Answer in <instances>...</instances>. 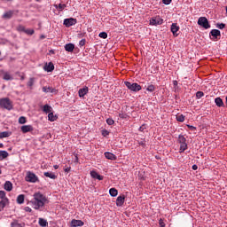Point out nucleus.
I'll use <instances>...</instances> for the list:
<instances>
[{"label": "nucleus", "mask_w": 227, "mask_h": 227, "mask_svg": "<svg viewBox=\"0 0 227 227\" xmlns=\"http://www.w3.org/2000/svg\"><path fill=\"white\" fill-rule=\"evenodd\" d=\"M49 203V199L47 196L43 195V193L40 192H36L33 195V199L30 201L33 208L35 210H42L43 207H45Z\"/></svg>", "instance_id": "nucleus-1"}, {"label": "nucleus", "mask_w": 227, "mask_h": 227, "mask_svg": "<svg viewBox=\"0 0 227 227\" xmlns=\"http://www.w3.org/2000/svg\"><path fill=\"white\" fill-rule=\"evenodd\" d=\"M0 107L7 109V111H12L13 109V103L8 98H3L0 99Z\"/></svg>", "instance_id": "nucleus-2"}, {"label": "nucleus", "mask_w": 227, "mask_h": 227, "mask_svg": "<svg viewBox=\"0 0 227 227\" xmlns=\"http://www.w3.org/2000/svg\"><path fill=\"white\" fill-rule=\"evenodd\" d=\"M26 182H29L30 184H36V182H40L38 179V176L31 171H27L25 176Z\"/></svg>", "instance_id": "nucleus-3"}, {"label": "nucleus", "mask_w": 227, "mask_h": 227, "mask_svg": "<svg viewBox=\"0 0 227 227\" xmlns=\"http://www.w3.org/2000/svg\"><path fill=\"white\" fill-rule=\"evenodd\" d=\"M124 84L130 91H134L135 93H137V91H141V85H139L138 83L125 82Z\"/></svg>", "instance_id": "nucleus-4"}, {"label": "nucleus", "mask_w": 227, "mask_h": 227, "mask_svg": "<svg viewBox=\"0 0 227 227\" xmlns=\"http://www.w3.org/2000/svg\"><path fill=\"white\" fill-rule=\"evenodd\" d=\"M199 26L204 27V29H210V23H208V20L206 17H200L198 20Z\"/></svg>", "instance_id": "nucleus-5"}, {"label": "nucleus", "mask_w": 227, "mask_h": 227, "mask_svg": "<svg viewBox=\"0 0 227 227\" xmlns=\"http://www.w3.org/2000/svg\"><path fill=\"white\" fill-rule=\"evenodd\" d=\"M164 20H162V18H160V16L153 17L150 20L151 26H161Z\"/></svg>", "instance_id": "nucleus-6"}, {"label": "nucleus", "mask_w": 227, "mask_h": 227, "mask_svg": "<svg viewBox=\"0 0 227 227\" xmlns=\"http://www.w3.org/2000/svg\"><path fill=\"white\" fill-rule=\"evenodd\" d=\"M77 24V19L69 18L64 20V26L66 27H71V26H75Z\"/></svg>", "instance_id": "nucleus-7"}, {"label": "nucleus", "mask_w": 227, "mask_h": 227, "mask_svg": "<svg viewBox=\"0 0 227 227\" xmlns=\"http://www.w3.org/2000/svg\"><path fill=\"white\" fill-rule=\"evenodd\" d=\"M170 31L173 36H178V31H180V27L176 23H173L171 25Z\"/></svg>", "instance_id": "nucleus-8"}, {"label": "nucleus", "mask_w": 227, "mask_h": 227, "mask_svg": "<svg viewBox=\"0 0 227 227\" xmlns=\"http://www.w3.org/2000/svg\"><path fill=\"white\" fill-rule=\"evenodd\" d=\"M20 130L23 134H27V132H33L35 128H33L32 125H23L21 126Z\"/></svg>", "instance_id": "nucleus-9"}, {"label": "nucleus", "mask_w": 227, "mask_h": 227, "mask_svg": "<svg viewBox=\"0 0 227 227\" xmlns=\"http://www.w3.org/2000/svg\"><path fill=\"white\" fill-rule=\"evenodd\" d=\"M209 35L210 36H213V40H218V36H221V31L217 29H212Z\"/></svg>", "instance_id": "nucleus-10"}, {"label": "nucleus", "mask_w": 227, "mask_h": 227, "mask_svg": "<svg viewBox=\"0 0 227 227\" xmlns=\"http://www.w3.org/2000/svg\"><path fill=\"white\" fill-rule=\"evenodd\" d=\"M123 203H125V195H120L116 200V206L123 207Z\"/></svg>", "instance_id": "nucleus-11"}, {"label": "nucleus", "mask_w": 227, "mask_h": 227, "mask_svg": "<svg viewBox=\"0 0 227 227\" xmlns=\"http://www.w3.org/2000/svg\"><path fill=\"white\" fill-rule=\"evenodd\" d=\"M71 226H72V227L84 226V222H82V220H75V219H73V220L71 221Z\"/></svg>", "instance_id": "nucleus-12"}, {"label": "nucleus", "mask_w": 227, "mask_h": 227, "mask_svg": "<svg viewBox=\"0 0 227 227\" xmlns=\"http://www.w3.org/2000/svg\"><path fill=\"white\" fill-rule=\"evenodd\" d=\"M88 91H89L88 87H84L78 90V95L81 98H82L85 95H88Z\"/></svg>", "instance_id": "nucleus-13"}, {"label": "nucleus", "mask_w": 227, "mask_h": 227, "mask_svg": "<svg viewBox=\"0 0 227 227\" xmlns=\"http://www.w3.org/2000/svg\"><path fill=\"white\" fill-rule=\"evenodd\" d=\"M90 176H92L93 178H95L96 180H104V176H100L98 173H97V171L92 170L90 171Z\"/></svg>", "instance_id": "nucleus-14"}, {"label": "nucleus", "mask_w": 227, "mask_h": 227, "mask_svg": "<svg viewBox=\"0 0 227 227\" xmlns=\"http://www.w3.org/2000/svg\"><path fill=\"white\" fill-rule=\"evenodd\" d=\"M26 223H20L19 220H14L11 223V227H25Z\"/></svg>", "instance_id": "nucleus-15"}, {"label": "nucleus", "mask_w": 227, "mask_h": 227, "mask_svg": "<svg viewBox=\"0 0 227 227\" xmlns=\"http://www.w3.org/2000/svg\"><path fill=\"white\" fill-rule=\"evenodd\" d=\"M106 159H108V160H116V155L113 154V153L106 152L105 153Z\"/></svg>", "instance_id": "nucleus-16"}, {"label": "nucleus", "mask_w": 227, "mask_h": 227, "mask_svg": "<svg viewBox=\"0 0 227 227\" xmlns=\"http://www.w3.org/2000/svg\"><path fill=\"white\" fill-rule=\"evenodd\" d=\"M15 13V11H8L4 13L3 19L10 20L12 17H13V14Z\"/></svg>", "instance_id": "nucleus-17"}, {"label": "nucleus", "mask_w": 227, "mask_h": 227, "mask_svg": "<svg viewBox=\"0 0 227 227\" xmlns=\"http://www.w3.org/2000/svg\"><path fill=\"white\" fill-rule=\"evenodd\" d=\"M45 72H52L54 70V64L50 62L49 64H45L44 66Z\"/></svg>", "instance_id": "nucleus-18"}, {"label": "nucleus", "mask_w": 227, "mask_h": 227, "mask_svg": "<svg viewBox=\"0 0 227 227\" xmlns=\"http://www.w3.org/2000/svg\"><path fill=\"white\" fill-rule=\"evenodd\" d=\"M43 93H56L58 90L52 87H43Z\"/></svg>", "instance_id": "nucleus-19"}, {"label": "nucleus", "mask_w": 227, "mask_h": 227, "mask_svg": "<svg viewBox=\"0 0 227 227\" xmlns=\"http://www.w3.org/2000/svg\"><path fill=\"white\" fill-rule=\"evenodd\" d=\"M74 49H75L74 43H67L65 45V51H67V52H74Z\"/></svg>", "instance_id": "nucleus-20"}, {"label": "nucleus", "mask_w": 227, "mask_h": 227, "mask_svg": "<svg viewBox=\"0 0 227 227\" xmlns=\"http://www.w3.org/2000/svg\"><path fill=\"white\" fill-rule=\"evenodd\" d=\"M44 176L51 178V180H56L58 176L52 172H44Z\"/></svg>", "instance_id": "nucleus-21"}, {"label": "nucleus", "mask_w": 227, "mask_h": 227, "mask_svg": "<svg viewBox=\"0 0 227 227\" xmlns=\"http://www.w3.org/2000/svg\"><path fill=\"white\" fill-rule=\"evenodd\" d=\"M215 103L217 107H224V102H223V98H215Z\"/></svg>", "instance_id": "nucleus-22"}, {"label": "nucleus", "mask_w": 227, "mask_h": 227, "mask_svg": "<svg viewBox=\"0 0 227 227\" xmlns=\"http://www.w3.org/2000/svg\"><path fill=\"white\" fill-rule=\"evenodd\" d=\"M4 189H5V191H8V192H10V191H12V189H13V184H12V182L6 181L4 184Z\"/></svg>", "instance_id": "nucleus-23"}, {"label": "nucleus", "mask_w": 227, "mask_h": 227, "mask_svg": "<svg viewBox=\"0 0 227 227\" xmlns=\"http://www.w3.org/2000/svg\"><path fill=\"white\" fill-rule=\"evenodd\" d=\"M43 113H46V114H51V113H52V106H51L49 105H44L43 106Z\"/></svg>", "instance_id": "nucleus-24"}, {"label": "nucleus", "mask_w": 227, "mask_h": 227, "mask_svg": "<svg viewBox=\"0 0 227 227\" xmlns=\"http://www.w3.org/2000/svg\"><path fill=\"white\" fill-rule=\"evenodd\" d=\"M10 136H12V132L10 131L0 132V139H4V137H10Z\"/></svg>", "instance_id": "nucleus-25"}, {"label": "nucleus", "mask_w": 227, "mask_h": 227, "mask_svg": "<svg viewBox=\"0 0 227 227\" xmlns=\"http://www.w3.org/2000/svg\"><path fill=\"white\" fill-rule=\"evenodd\" d=\"M10 155L6 151H0V160H4Z\"/></svg>", "instance_id": "nucleus-26"}, {"label": "nucleus", "mask_w": 227, "mask_h": 227, "mask_svg": "<svg viewBox=\"0 0 227 227\" xmlns=\"http://www.w3.org/2000/svg\"><path fill=\"white\" fill-rule=\"evenodd\" d=\"M39 225H41L42 227H47L49 226V222H47V220L43 218H39Z\"/></svg>", "instance_id": "nucleus-27"}, {"label": "nucleus", "mask_w": 227, "mask_h": 227, "mask_svg": "<svg viewBox=\"0 0 227 227\" xmlns=\"http://www.w3.org/2000/svg\"><path fill=\"white\" fill-rule=\"evenodd\" d=\"M48 120L49 121H56V120H58V117L54 115V113L50 112V114H48Z\"/></svg>", "instance_id": "nucleus-28"}, {"label": "nucleus", "mask_w": 227, "mask_h": 227, "mask_svg": "<svg viewBox=\"0 0 227 227\" xmlns=\"http://www.w3.org/2000/svg\"><path fill=\"white\" fill-rule=\"evenodd\" d=\"M109 194L110 196H112L113 198L118 196V190H116V188H111L109 190Z\"/></svg>", "instance_id": "nucleus-29"}, {"label": "nucleus", "mask_w": 227, "mask_h": 227, "mask_svg": "<svg viewBox=\"0 0 227 227\" xmlns=\"http://www.w3.org/2000/svg\"><path fill=\"white\" fill-rule=\"evenodd\" d=\"M178 143H180V145L187 143V139L185 138V137H184V135L178 136Z\"/></svg>", "instance_id": "nucleus-30"}, {"label": "nucleus", "mask_w": 227, "mask_h": 227, "mask_svg": "<svg viewBox=\"0 0 227 227\" xmlns=\"http://www.w3.org/2000/svg\"><path fill=\"white\" fill-rule=\"evenodd\" d=\"M55 7L57 8V10L59 12H63L65 10V8H67V4H59V5L56 4Z\"/></svg>", "instance_id": "nucleus-31"}, {"label": "nucleus", "mask_w": 227, "mask_h": 227, "mask_svg": "<svg viewBox=\"0 0 227 227\" xmlns=\"http://www.w3.org/2000/svg\"><path fill=\"white\" fill-rule=\"evenodd\" d=\"M24 200H25L24 194H20L17 197V203L19 205H22V203H24Z\"/></svg>", "instance_id": "nucleus-32"}, {"label": "nucleus", "mask_w": 227, "mask_h": 227, "mask_svg": "<svg viewBox=\"0 0 227 227\" xmlns=\"http://www.w3.org/2000/svg\"><path fill=\"white\" fill-rule=\"evenodd\" d=\"M185 150H187V143L180 144L179 153H184Z\"/></svg>", "instance_id": "nucleus-33"}, {"label": "nucleus", "mask_w": 227, "mask_h": 227, "mask_svg": "<svg viewBox=\"0 0 227 227\" xmlns=\"http://www.w3.org/2000/svg\"><path fill=\"white\" fill-rule=\"evenodd\" d=\"M4 81H12L13 80V76L8 73H5L4 74Z\"/></svg>", "instance_id": "nucleus-34"}, {"label": "nucleus", "mask_w": 227, "mask_h": 227, "mask_svg": "<svg viewBox=\"0 0 227 227\" xmlns=\"http://www.w3.org/2000/svg\"><path fill=\"white\" fill-rule=\"evenodd\" d=\"M176 120L177 121L184 122V121H185V116H184V114L176 115Z\"/></svg>", "instance_id": "nucleus-35"}, {"label": "nucleus", "mask_w": 227, "mask_h": 227, "mask_svg": "<svg viewBox=\"0 0 227 227\" xmlns=\"http://www.w3.org/2000/svg\"><path fill=\"white\" fill-rule=\"evenodd\" d=\"M7 201H8V200H0V212H1V210H3V208H4L6 207Z\"/></svg>", "instance_id": "nucleus-36"}, {"label": "nucleus", "mask_w": 227, "mask_h": 227, "mask_svg": "<svg viewBox=\"0 0 227 227\" xmlns=\"http://www.w3.org/2000/svg\"><path fill=\"white\" fill-rule=\"evenodd\" d=\"M27 119H26V117L20 116V117L19 118V123H20V125H24V123H27Z\"/></svg>", "instance_id": "nucleus-37"}, {"label": "nucleus", "mask_w": 227, "mask_h": 227, "mask_svg": "<svg viewBox=\"0 0 227 227\" xmlns=\"http://www.w3.org/2000/svg\"><path fill=\"white\" fill-rule=\"evenodd\" d=\"M119 117L121 120H129V114H127L123 113V112L119 114Z\"/></svg>", "instance_id": "nucleus-38"}, {"label": "nucleus", "mask_w": 227, "mask_h": 227, "mask_svg": "<svg viewBox=\"0 0 227 227\" xmlns=\"http://www.w3.org/2000/svg\"><path fill=\"white\" fill-rule=\"evenodd\" d=\"M17 31H19L20 33H25L26 32V27L22 25H20L17 27Z\"/></svg>", "instance_id": "nucleus-39"}, {"label": "nucleus", "mask_w": 227, "mask_h": 227, "mask_svg": "<svg viewBox=\"0 0 227 227\" xmlns=\"http://www.w3.org/2000/svg\"><path fill=\"white\" fill-rule=\"evenodd\" d=\"M146 91H150L151 93H153V91H155V86L153 84L149 85L146 88Z\"/></svg>", "instance_id": "nucleus-40"}, {"label": "nucleus", "mask_w": 227, "mask_h": 227, "mask_svg": "<svg viewBox=\"0 0 227 227\" xmlns=\"http://www.w3.org/2000/svg\"><path fill=\"white\" fill-rule=\"evenodd\" d=\"M0 199L1 200H8V199H6V192H4V191H0Z\"/></svg>", "instance_id": "nucleus-41"}, {"label": "nucleus", "mask_w": 227, "mask_h": 227, "mask_svg": "<svg viewBox=\"0 0 227 227\" xmlns=\"http://www.w3.org/2000/svg\"><path fill=\"white\" fill-rule=\"evenodd\" d=\"M216 27H218V29H224V27H226V25L224 23H217Z\"/></svg>", "instance_id": "nucleus-42"}, {"label": "nucleus", "mask_w": 227, "mask_h": 227, "mask_svg": "<svg viewBox=\"0 0 227 227\" xmlns=\"http://www.w3.org/2000/svg\"><path fill=\"white\" fill-rule=\"evenodd\" d=\"M99 38H103L104 40H106V38H107V33L106 32L99 33Z\"/></svg>", "instance_id": "nucleus-43"}, {"label": "nucleus", "mask_w": 227, "mask_h": 227, "mask_svg": "<svg viewBox=\"0 0 227 227\" xmlns=\"http://www.w3.org/2000/svg\"><path fill=\"white\" fill-rule=\"evenodd\" d=\"M34 84H35V78H30L27 82V86H29V88H31Z\"/></svg>", "instance_id": "nucleus-44"}, {"label": "nucleus", "mask_w": 227, "mask_h": 227, "mask_svg": "<svg viewBox=\"0 0 227 227\" xmlns=\"http://www.w3.org/2000/svg\"><path fill=\"white\" fill-rule=\"evenodd\" d=\"M25 33H26V35H35V30H33V29H26L25 28Z\"/></svg>", "instance_id": "nucleus-45"}, {"label": "nucleus", "mask_w": 227, "mask_h": 227, "mask_svg": "<svg viewBox=\"0 0 227 227\" xmlns=\"http://www.w3.org/2000/svg\"><path fill=\"white\" fill-rule=\"evenodd\" d=\"M106 123L107 125H114V120H113L112 118H108L106 119Z\"/></svg>", "instance_id": "nucleus-46"}, {"label": "nucleus", "mask_w": 227, "mask_h": 227, "mask_svg": "<svg viewBox=\"0 0 227 227\" xmlns=\"http://www.w3.org/2000/svg\"><path fill=\"white\" fill-rule=\"evenodd\" d=\"M205 93H203V91H198L196 93V97L197 98H201L202 97H204Z\"/></svg>", "instance_id": "nucleus-47"}, {"label": "nucleus", "mask_w": 227, "mask_h": 227, "mask_svg": "<svg viewBox=\"0 0 227 227\" xmlns=\"http://www.w3.org/2000/svg\"><path fill=\"white\" fill-rule=\"evenodd\" d=\"M79 45H80V47H84V45H86V39H82L79 42Z\"/></svg>", "instance_id": "nucleus-48"}, {"label": "nucleus", "mask_w": 227, "mask_h": 227, "mask_svg": "<svg viewBox=\"0 0 227 227\" xmlns=\"http://www.w3.org/2000/svg\"><path fill=\"white\" fill-rule=\"evenodd\" d=\"M159 224H160V227H164V226H166V223H164V220H162V219H160Z\"/></svg>", "instance_id": "nucleus-49"}, {"label": "nucleus", "mask_w": 227, "mask_h": 227, "mask_svg": "<svg viewBox=\"0 0 227 227\" xmlns=\"http://www.w3.org/2000/svg\"><path fill=\"white\" fill-rule=\"evenodd\" d=\"M102 136L106 137V136H109V131H107V129H104L102 131Z\"/></svg>", "instance_id": "nucleus-50"}, {"label": "nucleus", "mask_w": 227, "mask_h": 227, "mask_svg": "<svg viewBox=\"0 0 227 227\" xmlns=\"http://www.w3.org/2000/svg\"><path fill=\"white\" fill-rule=\"evenodd\" d=\"M163 4H171V0H162Z\"/></svg>", "instance_id": "nucleus-51"}, {"label": "nucleus", "mask_w": 227, "mask_h": 227, "mask_svg": "<svg viewBox=\"0 0 227 227\" xmlns=\"http://www.w3.org/2000/svg\"><path fill=\"white\" fill-rule=\"evenodd\" d=\"M24 210L25 212H33V209H31L29 207H25Z\"/></svg>", "instance_id": "nucleus-52"}, {"label": "nucleus", "mask_w": 227, "mask_h": 227, "mask_svg": "<svg viewBox=\"0 0 227 227\" xmlns=\"http://www.w3.org/2000/svg\"><path fill=\"white\" fill-rule=\"evenodd\" d=\"M188 129H190V130H196V127L192 126V125H187Z\"/></svg>", "instance_id": "nucleus-53"}, {"label": "nucleus", "mask_w": 227, "mask_h": 227, "mask_svg": "<svg viewBox=\"0 0 227 227\" xmlns=\"http://www.w3.org/2000/svg\"><path fill=\"white\" fill-rule=\"evenodd\" d=\"M145 125H142L140 128H139V130L140 132H145Z\"/></svg>", "instance_id": "nucleus-54"}, {"label": "nucleus", "mask_w": 227, "mask_h": 227, "mask_svg": "<svg viewBox=\"0 0 227 227\" xmlns=\"http://www.w3.org/2000/svg\"><path fill=\"white\" fill-rule=\"evenodd\" d=\"M192 169L196 171V169H198V165H192Z\"/></svg>", "instance_id": "nucleus-55"}, {"label": "nucleus", "mask_w": 227, "mask_h": 227, "mask_svg": "<svg viewBox=\"0 0 227 227\" xmlns=\"http://www.w3.org/2000/svg\"><path fill=\"white\" fill-rule=\"evenodd\" d=\"M70 171V167H67V168H65V173H69Z\"/></svg>", "instance_id": "nucleus-56"}, {"label": "nucleus", "mask_w": 227, "mask_h": 227, "mask_svg": "<svg viewBox=\"0 0 227 227\" xmlns=\"http://www.w3.org/2000/svg\"><path fill=\"white\" fill-rule=\"evenodd\" d=\"M173 84H174V86H178V82L177 81H174Z\"/></svg>", "instance_id": "nucleus-57"}, {"label": "nucleus", "mask_w": 227, "mask_h": 227, "mask_svg": "<svg viewBox=\"0 0 227 227\" xmlns=\"http://www.w3.org/2000/svg\"><path fill=\"white\" fill-rule=\"evenodd\" d=\"M53 168H54V169H58L59 168V165H54Z\"/></svg>", "instance_id": "nucleus-58"}, {"label": "nucleus", "mask_w": 227, "mask_h": 227, "mask_svg": "<svg viewBox=\"0 0 227 227\" xmlns=\"http://www.w3.org/2000/svg\"><path fill=\"white\" fill-rule=\"evenodd\" d=\"M0 148H4V145L3 143H0Z\"/></svg>", "instance_id": "nucleus-59"}, {"label": "nucleus", "mask_w": 227, "mask_h": 227, "mask_svg": "<svg viewBox=\"0 0 227 227\" xmlns=\"http://www.w3.org/2000/svg\"><path fill=\"white\" fill-rule=\"evenodd\" d=\"M20 79H21V81H24V79H25L24 75H21Z\"/></svg>", "instance_id": "nucleus-60"}, {"label": "nucleus", "mask_w": 227, "mask_h": 227, "mask_svg": "<svg viewBox=\"0 0 227 227\" xmlns=\"http://www.w3.org/2000/svg\"><path fill=\"white\" fill-rule=\"evenodd\" d=\"M139 145H143V143L141 142Z\"/></svg>", "instance_id": "nucleus-61"}, {"label": "nucleus", "mask_w": 227, "mask_h": 227, "mask_svg": "<svg viewBox=\"0 0 227 227\" xmlns=\"http://www.w3.org/2000/svg\"><path fill=\"white\" fill-rule=\"evenodd\" d=\"M1 173H2V171H1V169H0V175H1Z\"/></svg>", "instance_id": "nucleus-62"}, {"label": "nucleus", "mask_w": 227, "mask_h": 227, "mask_svg": "<svg viewBox=\"0 0 227 227\" xmlns=\"http://www.w3.org/2000/svg\"><path fill=\"white\" fill-rule=\"evenodd\" d=\"M6 1H12V0H6Z\"/></svg>", "instance_id": "nucleus-63"}, {"label": "nucleus", "mask_w": 227, "mask_h": 227, "mask_svg": "<svg viewBox=\"0 0 227 227\" xmlns=\"http://www.w3.org/2000/svg\"><path fill=\"white\" fill-rule=\"evenodd\" d=\"M35 1H37V2H38V1H40V0H35Z\"/></svg>", "instance_id": "nucleus-64"}]
</instances>
